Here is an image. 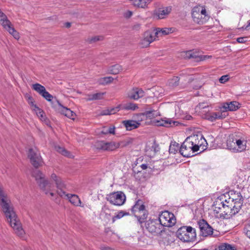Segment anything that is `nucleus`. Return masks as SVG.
<instances>
[{
	"mask_svg": "<svg viewBox=\"0 0 250 250\" xmlns=\"http://www.w3.org/2000/svg\"><path fill=\"white\" fill-rule=\"evenodd\" d=\"M0 206L1 210L6 218L8 223L13 228L15 233L23 238L25 232L13 208L10 198L0 183Z\"/></svg>",
	"mask_w": 250,
	"mask_h": 250,
	"instance_id": "obj_1",
	"label": "nucleus"
},
{
	"mask_svg": "<svg viewBox=\"0 0 250 250\" xmlns=\"http://www.w3.org/2000/svg\"><path fill=\"white\" fill-rule=\"evenodd\" d=\"M32 176L41 190L46 195L49 194L51 197L55 195L53 192L54 187L52 183L46 178L45 175L40 170H35L32 173Z\"/></svg>",
	"mask_w": 250,
	"mask_h": 250,
	"instance_id": "obj_2",
	"label": "nucleus"
},
{
	"mask_svg": "<svg viewBox=\"0 0 250 250\" xmlns=\"http://www.w3.org/2000/svg\"><path fill=\"white\" fill-rule=\"evenodd\" d=\"M199 149V146L197 144L195 136L188 137L181 145L179 152L185 157L193 156L194 153Z\"/></svg>",
	"mask_w": 250,
	"mask_h": 250,
	"instance_id": "obj_3",
	"label": "nucleus"
},
{
	"mask_svg": "<svg viewBox=\"0 0 250 250\" xmlns=\"http://www.w3.org/2000/svg\"><path fill=\"white\" fill-rule=\"evenodd\" d=\"M177 237L184 242L193 241L196 237L195 229L190 226H183L176 232Z\"/></svg>",
	"mask_w": 250,
	"mask_h": 250,
	"instance_id": "obj_4",
	"label": "nucleus"
},
{
	"mask_svg": "<svg viewBox=\"0 0 250 250\" xmlns=\"http://www.w3.org/2000/svg\"><path fill=\"white\" fill-rule=\"evenodd\" d=\"M28 157L30 160L31 164L35 168H38L42 166L43 164L42 159L39 151L36 147L29 149Z\"/></svg>",
	"mask_w": 250,
	"mask_h": 250,
	"instance_id": "obj_5",
	"label": "nucleus"
},
{
	"mask_svg": "<svg viewBox=\"0 0 250 250\" xmlns=\"http://www.w3.org/2000/svg\"><path fill=\"white\" fill-rule=\"evenodd\" d=\"M106 199L112 205L121 206L125 203L126 197L123 192L117 191L107 195Z\"/></svg>",
	"mask_w": 250,
	"mask_h": 250,
	"instance_id": "obj_6",
	"label": "nucleus"
},
{
	"mask_svg": "<svg viewBox=\"0 0 250 250\" xmlns=\"http://www.w3.org/2000/svg\"><path fill=\"white\" fill-rule=\"evenodd\" d=\"M223 210V211H222V215L218 216V218L226 219H229L240 210V209H236V207L233 206L232 203H230L229 201L227 200H225L224 202Z\"/></svg>",
	"mask_w": 250,
	"mask_h": 250,
	"instance_id": "obj_7",
	"label": "nucleus"
},
{
	"mask_svg": "<svg viewBox=\"0 0 250 250\" xmlns=\"http://www.w3.org/2000/svg\"><path fill=\"white\" fill-rule=\"evenodd\" d=\"M159 222L163 226L170 227L176 223V219L174 214L167 211L162 212L159 215Z\"/></svg>",
	"mask_w": 250,
	"mask_h": 250,
	"instance_id": "obj_8",
	"label": "nucleus"
},
{
	"mask_svg": "<svg viewBox=\"0 0 250 250\" xmlns=\"http://www.w3.org/2000/svg\"><path fill=\"white\" fill-rule=\"evenodd\" d=\"M59 195L68 200L71 204L75 207H84L79 197L76 194L66 193L64 190L63 191L60 190Z\"/></svg>",
	"mask_w": 250,
	"mask_h": 250,
	"instance_id": "obj_9",
	"label": "nucleus"
},
{
	"mask_svg": "<svg viewBox=\"0 0 250 250\" xmlns=\"http://www.w3.org/2000/svg\"><path fill=\"white\" fill-rule=\"evenodd\" d=\"M200 234L202 236L207 237L210 236L213 233L212 228L204 219H201L198 221Z\"/></svg>",
	"mask_w": 250,
	"mask_h": 250,
	"instance_id": "obj_10",
	"label": "nucleus"
},
{
	"mask_svg": "<svg viewBox=\"0 0 250 250\" xmlns=\"http://www.w3.org/2000/svg\"><path fill=\"white\" fill-rule=\"evenodd\" d=\"M243 198L240 192H231L228 201L230 203H232L236 209H240L243 203Z\"/></svg>",
	"mask_w": 250,
	"mask_h": 250,
	"instance_id": "obj_11",
	"label": "nucleus"
},
{
	"mask_svg": "<svg viewBox=\"0 0 250 250\" xmlns=\"http://www.w3.org/2000/svg\"><path fill=\"white\" fill-rule=\"evenodd\" d=\"M156 37L154 31H147L143 34L140 44L142 47H146L155 40Z\"/></svg>",
	"mask_w": 250,
	"mask_h": 250,
	"instance_id": "obj_12",
	"label": "nucleus"
},
{
	"mask_svg": "<svg viewBox=\"0 0 250 250\" xmlns=\"http://www.w3.org/2000/svg\"><path fill=\"white\" fill-rule=\"evenodd\" d=\"M96 146L99 149L113 151L118 148L120 145L119 143L115 142H105L104 141H100L96 143Z\"/></svg>",
	"mask_w": 250,
	"mask_h": 250,
	"instance_id": "obj_13",
	"label": "nucleus"
},
{
	"mask_svg": "<svg viewBox=\"0 0 250 250\" xmlns=\"http://www.w3.org/2000/svg\"><path fill=\"white\" fill-rule=\"evenodd\" d=\"M54 104L56 106V108L55 109L56 111L70 119H74L76 116L75 113L69 108L63 106L60 102H55Z\"/></svg>",
	"mask_w": 250,
	"mask_h": 250,
	"instance_id": "obj_14",
	"label": "nucleus"
},
{
	"mask_svg": "<svg viewBox=\"0 0 250 250\" xmlns=\"http://www.w3.org/2000/svg\"><path fill=\"white\" fill-rule=\"evenodd\" d=\"M146 228L151 233L157 235L162 232L163 227L159 221H153L147 223Z\"/></svg>",
	"mask_w": 250,
	"mask_h": 250,
	"instance_id": "obj_15",
	"label": "nucleus"
},
{
	"mask_svg": "<svg viewBox=\"0 0 250 250\" xmlns=\"http://www.w3.org/2000/svg\"><path fill=\"white\" fill-rule=\"evenodd\" d=\"M172 11L171 6L159 8L154 12V16L158 19H165Z\"/></svg>",
	"mask_w": 250,
	"mask_h": 250,
	"instance_id": "obj_16",
	"label": "nucleus"
},
{
	"mask_svg": "<svg viewBox=\"0 0 250 250\" xmlns=\"http://www.w3.org/2000/svg\"><path fill=\"white\" fill-rule=\"evenodd\" d=\"M50 179L55 183L56 187L57 188V193L58 195H59L60 190L63 191L66 188V185L62 181L61 178L57 176L55 173H53L51 174Z\"/></svg>",
	"mask_w": 250,
	"mask_h": 250,
	"instance_id": "obj_17",
	"label": "nucleus"
},
{
	"mask_svg": "<svg viewBox=\"0 0 250 250\" xmlns=\"http://www.w3.org/2000/svg\"><path fill=\"white\" fill-rule=\"evenodd\" d=\"M144 91L141 88H133L128 93V97L133 100H137L144 96Z\"/></svg>",
	"mask_w": 250,
	"mask_h": 250,
	"instance_id": "obj_18",
	"label": "nucleus"
},
{
	"mask_svg": "<svg viewBox=\"0 0 250 250\" xmlns=\"http://www.w3.org/2000/svg\"><path fill=\"white\" fill-rule=\"evenodd\" d=\"M142 119H141V121ZM141 120L137 121L134 120H125L122 122L123 125L125 126L127 130H131L139 127Z\"/></svg>",
	"mask_w": 250,
	"mask_h": 250,
	"instance_id": "obj_19",
	"label": "nucleus"
},
{
	"mask_svg": "<svg viewBox=\"0 0 250 250\" xmlns=\"http://www.w3.org/2000/svg\"><path fill=\"white\" fill-rule=\"evenodd\" d=\"M156 123L158 126H163L167 127L177 126L179 124L178 122L173 121L169 118H165L158 120Z\"/></svg>",
	"mask_w": 250,
	"mask_h": 250,
	"instance_id": "obj_20",
	"label": "nucleus"
},
{
	"mask_svg": "<svg viewBox=\"0 0 250 250\" xmlns=\"http://www.w3.org/2000/svg\"><path fill=\"white\" fill-rule=\"evenodd\" d=\"M227 115L226 111L222 110L218 112H212L207 115V119L211 122H214L216 120L223 119Z\"/></svg>",
	"mask_w": 250,
	"mask_h": 250,
	"instance_id": "obj_21",
	"label": "nucleus"
},
{
	"mask_svg": "<svg viewBox=\"0 0 250 250\" xmlns=\"http://www.w3.org/2000/svg\"><path fill=\"white\" fill-rule=\"evenodd\" d=\"M145 208H146L143 201L141 200H138L136 202L135 205L132 207L131 211L135 216L137 215L138 213L140 211L143 212V211H144L143 209Z\"/></svg>",
	"mask_w": 250,
	"mask_h": 250,
	"instance_id": "obj_22",
	"label": "nucleus"
},
{
	"mask_svg": "<svg viewBox=\"0 0 250 250\" xmlns=\"http://www.w3.org/2000/svg\"><path fill=\"white\" fill-rule=\"evenodd\" d=\"M203 13L199 14V17L197 16V18H192L195 22L199 24H202L206 23L208 20L209 16L207 14L206 10Z\"/></svg>",
	"mask_w": 250,
	"mask_h": 250,
	"instance_id": "obj_23",
	"label": "nucleus"
},
{
	"mask_svg": "<svg viewBox=\"0 0 250 250\" xmlns=\"http://www.w3.org/2000/svg\"><path fill=\"white\" fill-rule=\"evenodd\" d=\"M160 115V112L154 108H150L145 112L139 115L140 116H145L146 118H153Z\"/></svg>",
	"mask_w": 250,
	"mask_h": 250,
	"instance_id": "obj_24",
	"label": "nucleus"
},
{
	"mask_svg": "<svg viewBox=\"0 0 250 250\" xmlns=\"http://www.w3.org/2000/svg\"><path fill=\"white\" fill-rule=\"evenodd\" d=\"M224 206V202L220 200L216 201L214 205V211L216 213V216L218 218V216L222 215L223 208Z\"/></svg>",
	"mask_w": 250,
	"mask_h": 250,
	"instance_id": "obj_25",
	"label": "nucleus"
},
{
	"mask_svg": "<svg viewBox=\"0 0 250 250\" xmlns=\"http://www.w3.org/2000/svg\"><path fill=\"white\" fill-rule=\"evenodd\" d=\"M239 104L236 102L233 101L229 103H226L224 104L222 108L225 110L229 111H235L238 109Z\"/></svg>",
	"mask_w": 250,
	"mask_h": 250,
	"instance_id": "obj_26",
	"label": "nucleus"
},
{
	"mask_svg": "<svg viewBox=\"0 0 250 250\" xmlns=\"http://www.w3.org/2000/svg\"><path fill=\"white\" fill-rule=\"evenodd\" d=\"M235 147V152H242L246 148V142L244 140L236 139Z\"/></svg>",
	"mask_w": 250,
	"mask_h": 250,
	"instance_id": "obj_27",
	"label": "nucleus"
},
{
	"mask_svg": "<svg viewBox=\"0 0 250 250\" xmlns=\"http://www.w3.org/2000/svg\"><path fill=\"white\" fill-rule=\"evenodd\" d=\"M42 96L46 100L50 103L53 108L54 109L56 108V106L54 105V104L55 103V102H59L56 99V98H54L53 96L46 90L44 92V93H42Z\"/></svg>",
	"mask_w": 250,
	"mask_h": 250,
	"instance_id": "obj_28",
	"label": "nucleus"
},
{
	"mask_svg": "<svg viewBox=\"0 0 250 250\" xmlns=\"http://www.w3.org/2000/svg\"><path fill=\"white\" fill-rule=\"evenodd\" d=\"M173 30L172 28H158L156 29L154 33L155 36L158 37L159 36L166 35L170 33H172Z\"/></svg>",
	"mask_w": 250,
	"mask_h": 250,
	"instance_id": "obj_29",
	"label": "nucleus"
},
{
	"mask_svg": "<svg viewBox=\"0 0 250 250\" xmlns=\"http://www.w3.org/2000/svg\"><path fill=\"white\" fill-rule=\"evenodd\" d=\"M4 28L8 32L13 36V37L16 40H19L20 38L19 33L14 29L12 23L10 25L6 26Z\"/></svg>",
	"mask_w": 250,
	"mask_h": 250,
	"instance_id": "obj_30",
	"label": "nucleus"
},
{
	"mask_svg": "<svg viewBox=\"0 0 250 250\" xmlns=\"http://www.w3.org/2000/svg\"><path fill=\"white\" fill-rule=\"evenodd\" d=\"M206 9L205 7L201 6H197L193 7L192 11V17L197 18V16L199 17L200 14L203 13L205 12Z\"/></svg>",
	"mask_w": 250,
	"mask_h": 250,
	"instance_id": "obj_31",
	"label": "nucleus"
},
{
	"mask_svg": "<svg viewBox=\"0 0 250 250\" xmlns=\"http://www.w3.org/2000/svg\"><path fill=\"white\" fill-rule=\"evenodd\" d=\"M143 210L144 211H143V212L140 211L138 213L137 215H135V216L137 218L140 224L145 222L148 215L147 211L146 208L144 209Z\"/></svg>",
	"mask_w": 250,
	"mask_h": 250,
	"instance_id": "obj_32",
	"label": "nucleus"
},
{
	"mask_svg": "<svg viewBox=\"0 0 250 250\" xmlns=\"http://www.w3.org/2000/svg\"><path fill=\"white\" fill-rule=\"evenodd\" d=\"M152 0H134L133 4L138 7L145 8Z\"/></svg>",
	"mask_w": 250,
	"mask_h": 250,
	"instance_id": "obj_33",
	"label": "nucleus"
},
{
	"mask_svg": "<svg viewBox=\"0 0 250 250\" xmlns=\"http://www.w3.org/2000/svg\"><path fill=\"white\" fill-rule=\"evenodd\" d=\"M32 88L41 96L46 91L44 86L38 83L32 84Z\"/></svg>",
	"mask_w": 250,
	"mask_h": 250,
	"instance_id": "obj_34",
	"label": "nucleus"
},
{
	"mask_svg": "<svg viewBox=\"0 0 250 250\" xmlns=\"http://www.w3.org/2000/svg\"><path fill=\"white\" fill-rule=\"evenodd\" d=\"M235 141L236 139L234 138H229L227 142V146L228 148L230 150L235 152Z\"/></svg>",
	"mask_w": 250,
	"mask_h": 250,
	"instance_id": "obj_35",
	"label": "nucleus"
},
{
	"mask_svg": "<svg viewBox=\"0 0 250 250\" xmlns=\"http://www.w3.org/2000/svg\"><path fill=\"white\" fill-rule=\"evenodd\" d=\"M215 250H236L234 247H232L228 243L220 244Z\"/></svg>",
	"mask_w": 250,
	"mask_h": 250,
	"instance_id": "obj_36",
	"label": "nucleus"
},
{
	"mask_svg": "<svg viewBox=\"0 0 250 250\" xmlns=\"http://www.w3.org/2000/svg\"><path fill=\"white\" fill-rule=\"evenodd\" d=\"M122 70V66L118 64H116L111 66V67H109V68L108 69L109 72L112 74H117L119 73Z\"/></svg>",
	"mask_w": 250,
	"mask_h": 250,
	"instance_id": "obj_37",
	"label": "nucleus"
},
{
	"mask_svg": "<svg viewBox=\"0 0 250 250\" xmlns=\"http://www.w3.org/2000/svg\"><path fill=\"white\" fill-rule=\"evenodd\" d=\"M0 23L3 28L11 24L10 21L8 20L7 16L3 13L0 15Z\"/></svg>",
	"mask_w": 250,
	"mask_h": 250,
	"instance_id": "obj_38",
	"label": "nucleus"
},
{
	"mask_svg": "<svg viewBox=\"0 0 250 250\" xmlns=\"http://www.w3.org/2000/svg\"><path fill=\"white\" fill-rule=\"evenodd\" d=\"M115 127L113 126H110L109 127L107 126H104L103 127L101 131V133L103 134L106 135L108 134H115Z\"/></svg>",
	"mask_w": 250,
	"mask_h": 250,
	"instance_id": "obj_39",
	"label": "nucleus"
},
{
	"mask_svg": "<svg viewBox=\"0 0 250 250\" xmlns=\"http://www.w3.org/2000/svg\"><path fill=\"white\" fill-rule=\"evenodd\" d=\"M123 108L125 110H135L138 108V105L133 103H128L125 104L123 106Z\"/></svg>",
	"mask_w": 250,
	"mask_h": 250,
	"instance_id": "obj_40",
	"label": "nucleus"
},
{
	"mask_svg": "<svg viewBox=\"0 0 250 250\" xmlns=\"http://www.w3.org/2000/svg\"><path fill=\"white\" fill-rule=\"evenodd\" d=\"M113 81V78L112 77H105L100 78L98 82L101 84H106L111 83Z\"/></svg>",
	"mask_w": 250,
	"mask_h": 250,
	"instance_id": "obj_41",
	"label": "nucleus"
},
{
	"mask_svg": "<svg viewBox=\"0 0 250 250\" xmlns=\"http://www.w3.org/2000/svg\"><path fill=\"white\" fill-rule=\"evenodd\" d=\"M129 214V213L128 212L121 210L118 212L117 215L112 217V222H114L117 219H120L124 216L128 215Z\"/></svg>",
	"mask_w": 250,
	"mask_h": 250,
	"instance_id": "obj_42",
	"label": "nucleus"
},
{
	"mask_svg": "<svg viewBox=\"0 0 250 250\" xmlns=\"http://www.w3.org/2000/svg\"><path fill=\"white\" fill-rule=\"evenodd\" d=\"M180 78L178 77H174L170 79L168 82V84L170 86L174 87L179 84Z\"/></svg>",
	"mask_w": 250,
	"mask_h": 250,
	"instance_id": "obj_43",
	"label": "nucleus"
},
{
	"mask_svg": "<svg viewBox=\"0 0 250 250\" xmlns=\"http://www.w3.org/2000/svg\"><path fill=\"white\" fill-rule=\"evenodd\" d=\"M179 144H172L169 146V151L170 153L175 154L178 151H179Z\"/></svg>",
	"mask_w": 250,
	"mask_h": 250,
	"instance_id": "obj_44",
	"label": "nucleus"
},
{
	"mask_svg": "<svg viewBox=\"0 0 250 250\" xmlns=\"http://www.w3.org/2000/svg\"><path fill=\"white\" fill-rule=\"evenodd\" d=\"M55 149L58 152L61 153L63 155L68 156L69 153L63 147H62L60 146H55Z\"/></svg>",
	"mask_w": 250,
	"mask_h": 250,
	"instance_id": "obj_45",
	"label": "nucleus"
},
{
	"mask_svg": "<svg viewBox=\"0 0 250 250\" xmlns=\"http://www.w3.org/2000/svg\"><path fill=\"white\" fill-rule=\"evenodd\" d=\"M35 110L36 111L37 115L41 119V120H43L45 119L44 113L42 110L39 107H37Z\"/></svg>",
	"mask_w": 250,
	"mask_h": 250,
	"instance_id": "obj_46",
	"label": "nucleus"
},
{
	"mask_svg": "<svg viewBox=\"0 0 250 250\" xmlns=\"http://www.w3.org/2000/svg\"><path fill=\"white\" fill-rule=\"evenodd\" d=\"M244 232L250 239V222L245 225Z\"/></svg>",
	"mask_w": 250,
	"mask_h": 250,
	"instance_id": "obj_47",
	"label": "nucleus"
},
{
	"mask_svg": "<svg viewBox=\"0 0 250 250\" xmlns=\"http://www.w3.org/2000/svg\"><path fill=\"white\" fill-rule=\"evenodd\" d=\"M187 54V57L188 58H195L197 59V60L198 61V59H199L198 55H196V53L194 52H192L191 51H188L186 53Z\"/></svg>",
	"mask_w": 250,
	"mask_h": 250,
	"instance_id": "obj_48",
	"label": "nucleus"
},
{
	"mask_svg": "<svg viewBox=\"0 0 250 250\" xmlns=\"http://www.w3.org/2000/svg\"><path fill=\"white\" fill-rule=\"evenodd\" d=\"M103 36H95L94 37H92L91 38L90 40H89V42L92 43V42H96L98 41H102L103 40Z\"/></svg>",
	"mask_w": 250,
	"mask_h": 250,
	"instance_id": "obj_49",
	"label": "nucleus"
},
{
	"mask_svg": "<svg viewBox=\"0 0 250 250\" xmlns=\"http://www.w3.org/2000/svg\"><path fill=\"white\" fill-rule=\"evenodd\" d=\"M28 102L29 104L33 107V110H36V109L38 107L36 104H34L33 100L31 97H29L28 99Z\"/></svg>",
	"mask_w": 250,
	"mask_h": 250,
	"instance_id": "obj_50",
	"label": "nucleus"
},
{
	"mask_svg": "<svg viewBox=\"0 0 250 250\" xmlns=\"http://www.w3.org/2000/svg\"><path fill=\"white\" fill-rule=\"evenodd\" d=\"M94 94V100L102 99L104 94V93H97Z\"/></svg>",
	"mask_w": 250,
	"mask_h": 250,
	"instance_id": "obj_51",
	"label": "nucleus"
},
{
	"mask_svg": "<svg viewBox=\"0 0 250 250\" xmlns=\"http://www.w3.org/2000/svg\"><path fill=\"white\" fill-rule=\"evenodd\" d=\"M229 80L228 75H223L219 79V82L221 83H224Z\"/></svg>",
	"mask_w": 250,
	"mask_h": 250,
	"instance_id": "obj_52",
	"label": "nucleus"
},
{
	"mask_svg": "<svg viewBox=\"0 0 250 250\" xmlns=\"http://www.w3.org/2000/svg\"><path fill=\"white\" fill-rule=\"evenodd\" d=\"M199 59H198V61H204L208 59L211 58V56L208 55H200L198 56Z\"/></svg>",
	"mask_w": 250,
	"mask_h": 250,
	"instance_id": "obj_53",
	"label": "nucleus"
},
{
	"mask_svg": "<svg viewBox=\"0 0 250 250\" xmlns=\"http://www.w3.org/2000/svg\"><path fill=\"white\" fill-rule=\"evenodd\" d=\"M110 115L114 114L116 113L117 112L119 111V107H116L114 108H111L109 109Z\"/></svg>",
	"mask_w": 250,
	"mask_h": 250,
	"instance_id": "obj_54",
	"label": "nucleus"
},
{
	"mask_svg": "<svg viewBox=\"0 0 250 250\" xmlns=\"http://www.w3.org/2000/svg\"><path fill=\"white\" fill-rule=\"evenodd\" d=\"M100 115H102V116L110 115L109 109H104V110H102L101 112Z\"/></svg>",
	"mask_w": 250,
	"mask_h": 250,
	"instance_id": "obj_55",
	"label": "nucleus"
},
{
	"mask_svg": "<svg viewBox=\"0 0 250 250\" xmlns=\"http://www.w3.org/2000/svg\"><path fill=\"white\" fill-rule=\"evenodd\" d=\"M237 41L239 43H244L247 41L246 37H239L237 39Z\"/></svg>",
	"mask_w": 250,
	"mask_h": 250,
	"instance_id": "obj_56",
	"label": "nucleus"
},
{
	"mask_svg": "<svg viewBox=\"0 0 250 250\" xmlns=\"http://www.w3.org/2000/svg\"><path fill=\"white\" fill-rule=\"evenodd\" d=\"M94 94H89L87 96V97L85 98L86 101H90L94 100Z\"/></svg>",
	"mask_w": 250,
	"mask_h": 250,
	"instance_id": "obj_57",
	"label": "nucleus"
},
{
	"mask_svg": "<svg viewBox=\"0 0 250 250\" xmlns=\"http://www.w3.org/2000/svg\"><path fill=\"white\" fill-rule=\"evenodd\" d=\"M101 249L102 250H114V249H113L110 247H106V246L101 247Z\"/></svg>",
	"mask_w": 250,
	"mask_h": 250,
	"instance_id": "obj_58",
	"label": "nucleus"
},
{
	"mask_svg": "<svg viewBox=\"0 0 250 250\" xmlns=\"http://www.w3.org/2000/svg\"><path fill=\"white\" fill-rule=\"evenodd\" d=\"M140 167L142 168V169L145 170L147 168V165L143 164L140 166Z\"/></svg>",
	"mask_w": 250,
	"mask_h": 250,
	"instance_id": "obj_59",
	"label": "nucleus"
},
{
	"mask_svg": "<svg viewBox=\"0 0 250 250\" xmlns=\"http://www.w3.org/2000/svg\"><path fill=\"white\" fill-rule=\"evenodd\" d=\"M132 13L130 11H128L125 13V17L127 18L130 17L132 15Z\"/></svg>",
	"mask_w": 250,
	"mask_h": 250,
	"instance_id": "obj_60",
	"label": "nucleus"
},
{
	"mask_svg": "<svg viewBox=\"0 0 250 250\" xmlns=\"http://www.w3.org/2000/svg\"><path fill=\"white\" fill-rule=\"evenodd\" d=\"M70 26H71V23L70 22H66V23H65V26L67 28L70 27Z\"/></svg>",
	"mask_w": 250,
	"mask_h": 250,
	"instance_id": "obj_61",
	"label": "nucleus"
},
{
	"mask_svg": "<svg viewBox=\"0 0 250 250\" xmlns=\"http://www.w3.org/2000/svg\"><path fill=\"white\" fill-rule=\"evenodd\" d=\"M250 26V20L249 21V24L246 27V28H247L248 27Z\"/></svg>",
	"mask_w": 250,
	"mask_h": 250,
	"instance_id": "obj_62",
	"label": "nucleus"
},
{
	"mask_svg": "<svg viewBox=\"0 0 250 250\" xmlns=\"http://www.w3.org/2000/svg\"><path fill=\"white\" fill-rule=\"evenodd\" d=\"M208 250L206 249H202V250Z\"/></svg>",
	"mask_w": 250,
	"mask_h": 250,
	"instance_id": "obj_63",
	"label": "nucleus"
}]
</instances>
